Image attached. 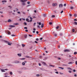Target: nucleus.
Wrapping results in <instances>:
<instances>
[{
	"mask_svg": "<svg viewBox=\"0 0 77 77\" xmlns=\"http://www.w3.org/2000/svg\"><path fill=\"white\" fill-rule=\"evenodd\" d=\"M27 1V0H21L20 2L22 3V6H25L26 4V1Z\"/></svg>",
	"mask_w": 77,
	"mask_h": 77,
	"instance_id": "f257e3e1",
	"label": "nucleus"
},
{
	"mask_svg": "<svg viewBox=\"0 0 77 77\" xmlns=\"http://www.w3.org/2000/svg\"><path fill=\"white\" fill-rule=\"evenodd\" d=\"M3 42L5 43H6L7 44H8V45H10V46H11V45L12 44V43L9 42L7 41L6 40H4Z\"/></svg>",
	"mask_w": 77,
	"mask_h": 77,
	"instance_id": "f03ea898",
	"label": "nucleus"
},
{
	"mask_svg": "<svg viewBox=\"0 0 77 77\" xmlns=\"http://www.w3.org/2000/svg\"><path fill=\"white\" fill-rule=\"evenodd\" d=\"M70 59H72V61H74V60H73V59H77V57H71V58H69Z\"/></svg>",
	"mask_w": 77,
	"mask_h": 77,
	"instance_id": "7ed1b4c3",
	"label": "nucleus"
},
{
	"mask_svg": "<svg viewBox=\"0 0 77 77\" xmlns=\"http://www.w3.org/2000/svg\"><path fill=\"white\" fill-rule=\"evenodd\" d=\"M13 62V63H19V61L17 60H15Z\"/></svg>",
	"mask_w": 77,
	"mask_h": 77,
	"instance_id": "20e7f679",
	"label": "nucleus"
},
{
	"mask_svg": "<svg viewBox=\"0 0 77 77\" xmlns=\"http://www.w3.org/2000/svg\"><path fill=\"white\" fill-rule=\"evenodd\" d=\"M64 52H69V50L66 49L64 50Z\"/></svg>",
	"mask_w": 77,
	"mask_h": 77,
	"instance_id": "39448f33",
	"label": "nucleus"
},
{
	"mask_svg": "<svg viewBox=\"0 0 77 77\" xmlns=\"http://www.w3.org/2000/svg\"><path fill=\"white\" fill-rule=\"evenodd\" d=\"M62 7H63V5L61 4L59 5V8H62Z\"/></svg>",
	"mask_w": 77,
	"mask_h": 77,
	"instance_id": "423d86ee",
	"label": "nucleus"
},
{
	"mask_svg": "<svg viewBox=\"0 0 77 77\" xmlns=\"http://www.w3.org/2000/svg\"><path fill=\"white\" fill-rule=\"evenodd\" d=\"M14 26H17V25H19V23H14Z\"/></svg>",
	"mask_w": 77,
	"mask_h": 77,
	"instance_id": "0eeeda50",
	"label": "nucleus"
},
{
	"mask_svg": "<svg viewBox=\"0 0 77 77\" xmlns=\"http://www.w3.org/2000/svg\"><path fill=\"white\" fill-rule=\"evenodd\" d=\"M42 63L43 65H46V64L44 62H42Z\"/></svg>",
	"mask_w": 77,
	"mask_h": 77,
	"instance_id": "6e6552de",
	"label": "nucleus"
},
{
	"mask_svg": "<svg viewBox=\"0 0 77 77\" xmlns=\"http://www.w3.org/2000/svg\"><path fill=\"white\" fill-rule=\"evenodd\" d=\"M17 56H18L19 57H21V54H18Z\"/></svg>",
	"mask_w": 77,
	"mask_h": 77,
	"instance_id": "1a4fd4ad",
	"label": "nucleus"
},
{
	"mask_svg": "<svg viewBox=\"0 0 77 77\" xmlns=\"http://www.w3.org/2000/svg\"><path fill=\"white\" fill-rule=\"evenodd\" d=\"M57 3L53 4L52 5L53 6H57Z\"/></svg>",
	"mask_w": 77,
	"mask_h": 77,
	"instance_id": "9d476101",
	"label": "nucleus"
},
{
	"mask_svg": "<svg viewBox=\"0 0 77 77\" xmlns=\"http://www.w3.org/2000/svg\"><path fill=\"white\" fill-rule=\"evenodd\" d=\"M73 63H74V62H70L69 63H68V64H73Z\"/></svg>",
	"mask_w": 77,
	"mask_h": 77,
	"instance_id": "9b49d317",
	"label": "nucleus"
},
{
	"mask_svg": "<svg viewBox=\"0 0 77 77\" xmlns=\"http://www.w3.org/2000/svg\"><path fill=\"white\" fill-rule=\"evenodd\" d=\"M58 68H60V69H62V70H63L64 69V68L60 67H59Z\"/></svg>",
	"mask_w": 77,
	"mask_h": 77,
	"instance_id": "f8f14e48",
	"label": "nucleus"
},
{
	"mask_svg": "<svg viewBox=\"0 0 77 77\" xmlns=\"http://www.w3.org/2000/svg\"><path fill=\"white\" fill-rule=\"evenodd\" d=\"M5 69H1L2 72H5V71L4 70Z\"/></svg>",
	"mask_w": 77,
	"mask_h": 77,
	"instance_id": "ddd939ff",
	"label": "nucleus"
},
{
	"mask_svg": "<svg viewBox=\"0 0 77 77\" xmlns=\"http://www.w3.org/2000/svg\"><path fill=\"white\" fill-rule=\"evenodd\" d=\"M7 21H8V23H9L10 22H11V19H8Z\"/></svg>",
	"mask_w": 77,
	"mask_h": 77,
	"instance_id": "4468645a",
	"label": "nucleus"
},
{
	"mask_svg": "<svg viewBox=\"0 0 77 77\" xmlns=\"http://www.w3.org/2000/svg\"><path fill=\"white\" fill-rule=\"evenodd\" d=\"M2 3H3V2H4V3H6L7 2V1L5 0L2 1Z\"/></svg>",
	"mask_w": 77,
	"mask_h": 77,
	"instance_id": "2eb2a0df",
	"label": "nucleus"
},
{
	"mask_svg": "<svg viewBox=\"0 0 77 77\" xmlns=\"http://www.w3.org/2000/svg\"><path fill=\"white\" fill-rule=\"evenodd\" d=\"M23 69L24 70H26L27 69V68H26V67H23Z\"/></svg>",
	"mask_w": 77,
	"mask_h": 77,
	"instance_id": "dca6fc26",
	"label": "nucleus"
},
{
	"mask_svg": "<svg viewBox=\"0 0 77 77\" xmlns=\"http://www.w3.org/2000/svg\"><path fill=\"white\" fill-rule=\"evenodd\" d=\"M49 66H51V67H54L55 66H53V65H49Z\"/></svg>",
	"mask_w": 77,
	"mask_h": 77,
	"instance_id": "f3484780",
	"label": "nucleus"
},
{
	"mask_svg": "<svg viewBox=\"0 0 77 77\" xmlns=\"http://www.w3.org/2000/svg\"><path fill=\"white\" fill-rule=\"evenodd\" d=\"M41 27L42 28H43V27H44V24L42 23V25L41 26Z\"/></svg>",
	"mask_w": 77,
	"mask_h": 77,
	"instance_id": "a211bd4d",
	"label": "nucleus"
},
{
	"mask_svg": "<svg viewBox=\"0 0 77 77\" xmlns=\"http://www.w3.org/2000/svg\"><path fill=\"white\" fill-rule=\"evenodd\" d=\"M27 35H24L25 38H27Z\"/></svg>",
	"mask_w": 77,
	"mask_h": 77,
	"instance_id": "6ab92c4d",
	"label": "nucleus"
},
{
	"mask_svg": "<svg viewBox=\"0 0 77 77\" xmlns=\"http://www.w3.org/2000/svg\"><path fill=\"white\" fill-rule=\"evenodd\" d=\"M10 27H15V26H12V25L10 26Z\"/></svg>",
	"mask_w": 77,
	"mask_h": 77,
	"instance_id": "aec40b11",
	"label": "nucleus"
},
{
	"mask_svg": "<svg viewBox=\"0 0 77 77\" xmlns=\"http://www.w3.org/2000/svg\"><path fill=\"white\" fill-rule=\"evenodd\" d=\"M26 21L29 22V19H27V18L26 19Z\"/></svg>",
	"mask_w": 77,
	"mask_h": 77,
	"instance_id": "412c9836",
	"label": "nucleus"
},
{
	"mask_svg": "<svg viewBox=\"0 0 77 77\" xmlns=\"http://www.w3.org/2000/svg\"><path fill=\"white\" fill-rule=\"evenodd\" d=\"M22 46L23 47H25V45H24V44H22Z\"/></svg>",
	"mask_w": 77,
	"mask_h": 77,
	"instance_id": "4be33fe9",
	"label": "nucleus"
},
{
	"mask_svg": "<svg viewBox=\"0 0 77 77\" xmlns=\"http://www.w3.org/2000/svg\"><path fill=\"white\" fill-rule=\"evenodd\" d=\"M36 77H39V76H40V75L38 74H37L36 75Z\"/></svg>",
	"mask_w": 77,
	"mask_h": 77,
	"instance_id": "5701e85b",
	"label": "nucleus"
},
{
	"mask_svg": "<svg viewBox=\"0 0 77 77\" xmlns=\"http://www.w3.org/2000/svg\"><path fill=\"white\" fill-rule=\"evenodd\" d=\"M43 16V17H46V14H44Z\"/></svg>",
	"mask_w": 77,
	"mask_h": 77,
	"instance_id": "b1692460",
	"label": "nucleus"
},
{
	"mask_svg": "<svg viewBox=\"0 0 77 77\" xmlns=\"http://www.w3.org/2000/svg\"><path fill=\"white\" fill-rule=\"evenodd\" d=\"M74 24H75V25H77V22H75Z\"/></svg>",
	"mask_w": 77,
	"mask_h": 77,
	"instance_id": "393cba45",
	"label": "nucleus"
},
{
	"mask_svg": "<svg viewBox=\"0 0 77 77\" xmlns=\"http://www.w3.org/2000/svg\"><path fill=\"white\" fill-rule=\"evenodd\" d=\"M26 57H27L28 58H32V57H29V56H26Z\"/></svg>",
	"mask_w": 77,
	"mask_h": 77,
	"instance_id": "a878e982",
	"label": "nucleus"
},
{
	"mask_svg": "<svg viewBox=\"0 0 77 77\" xmlns=\"http://www.w3.org/2000/svg\"><path fill=\"white\" fill-rule=\"evenodd\" d=\"M48 59V58L47 57H45L44 59L43 60H46V59Z\"/></svg>",
	"mask_w": 77,
	"mask_h": 77,
	"instance_id": "bb28decb",
	"label": "nucleus"
},
{
	"mask_svg": "<svg viewBox=\"0 0 77 77\" xmlns=\"http://www.w3.org/2000/svg\"><path fill=\"white\" fill-rule=\"evenodd\" d=\"M74 17H77V14H75L74 15Z\"/></svg>",
	"mask_w": 77,
	"mask_h": 77,
	"instance_id": "cd10ccee",
	"label": "nucleus"
},
{
	"mask_svg": "<svg viewBox=\"0 0 77 77\" xmlns=\"http://www.w3.org/2000/svg\"><path fill=\"white\" fill-rule=\"evenodd\" d=\"M70 9H74V7H71Z\"/></svg>",
	"mask_w": 77,
	"mask_h": 77,
	"instance_id": "c85d7f7f",
	"label": "nucleus"
},
{
	"mask_svg": "<svg viewBox=\"0 0 77 77\" xmlns=\"http://www.w3.org/2000/svg\"><path fill=\"white\" fill-rule=\"evenodd\" d=\"M24 24L25 25V26H27V23L26 22H24Z\"/></svg>",
	"mask_w": 77,
	"mask_h": 77,
	"instance_id": "c756f323",
	"label": "nucleus"
},
{
	"mask_svg": "<svg viewBox=\"0 0 77 77\" xmlns=\"http://www.w3.org/2000/svg\"><path fill=\"white\" fill-rule=\"evenodd\" d=\"M51 17H52V18L54 17H55V15H52L51 16Z\"/></svg>",
	"mask_w": 77,
	"mask_h": 77,
	"instance_id": "7c9ffc66",
	"label": "nucleus"
},
{
	"mask_svg": "<svg viewBox=\"0 0 77 77\" xmlns=\"http://www.w3.org/2000/svg\"><path fill=\"white\" fill-rule=\"evenodd\" d=\"M10 74L11 75H12V74H13L12 72H10Z\"/></svg>",
	"mask_w": 77,
	"mask_h": 77,
	"instance_id": "2f4dec72",
	"label": "nucleus"
},
{
	"mask_svg": "<svg viewBox=\"0 0 77 77\" xmlns=\"http://www.w3.org/2000/svg\"><path fill=\"white\" fill-rule=\"evenodd\" d=\"M22 64L23 65H25V63H24V62H23L22 63Z\"/></svg>",
	"mask_w": 77,
	"mask_h": 77,
	"instance_id": "473e14b6",
	"label": "nucleus"
},
{
	"mask_svg": "<svg viewBox=\"0 0 77 77\" xmlns=\"http://www.w3.org/2000/svg\"><path fill=\"white\" fill-rule=\"evenodd\" d=\"M25 58H21L20 59V60H25Z\"/></svg>",
	"mask_w": 77,
	"mask_h": 77,
	"instance_id": "72a5a7b5",
	"label": "nucleus"
},
{
	"mask_svg": "<svg viewBox=\"0 0 77 77\" xmlns=\"http://www.w3.org/2000/svg\"><path fill=\"white\" fill-rule=\"evenodd\" d=\"M22 13H23V14H24V15H25V14H26V13L25 12H22Z\"/></svg>",
	"mask_w": 77,
	"mask_h": 77,
	"instance_id": "f704fd0d",
	"label": "nucleus"
},
{
	"mask_svg": "<svg viewBox=\"0 0 77 77\" xmlns=\"http://www.w3.org/2000/svg\"><path fill=\"white\" fill-rule=\"evenodd\" d=\"M59 26H57L56 27V29H59Z\"/></svg>",
	"mask_w": 77,
	"mask_h": 77,
	"instance_id": "c9c22d12",
	"label": "nucleus"
},
{
	"mask_svg": "<svg viewBox=\"0 0 77 77\" xmlns=\"http://www.w3.org/2000/svg\"><path fill=\"white\" fill-rule=\"evenodd\" d=\"M77 52H74V54L75 55L77 54Z\"/></svg>",
	"mask_w": 77,
	"mask_h": 77,
	"instance_id": "e433bc0d",
	"label": "nucleus"
},
{
	"mask_svg": "<svg viewBox=\"0 0 77 77\" xmlns=\"http://www.w3.org/2000/svg\"><path fill=\"white\" fill-rule=\"evenodd\" d=\"M72 31L73 32H75V30L74 29H72Z\"/></svg>",
	"mask_w": 77,
	"mask_h": 77,
	"instance_id": "4c0bfd02",
	"label": "nucleus"
},
{
	"mask_svg": "<svg viewBox=\"0 0 77 77\" xmlns=\"http://www.w3.org/2000/svg\"><path fill=\"white\" fill-rule=\"evenodd\" d=\"M63 35V34L62 33H61L60 34V35L61 36H62Z\"/></svg>",
	"mask_w": 77,
	"mask_h": 77,
	"instance_id": "58836bf2",
	"label": "nucleus"
},
{
	"mask_svg": "<svg viewBox=\"0 0 77 77\" xmlns=\"http://www.w3.org/2000/svg\"><path fill=\"white\" fill-rule=\"evenodd\" d=\"M38 24H39V25L40 26H41V23L39 22V23H38Z\"/></svg>",
	"mask_w": 77,
	"mask_h": 77,
	"instance_id": "ea45409f",
	"label": "nucleus"
},
{
	"mask_svg": "<svg viewBox=\"0 0 77 77\" xmlns=\"http://www.w3.org/2000/svg\"><path fill=\"white\" fill-rule=\"evenodd\" d=\"M67 69H70V70H71V68H69V67H68L67 68Z\"/></svg>",
	"mask_w": 77,
	"mask_h": 77,
	"instance_id": "a19ab883",
	"label": "nucleus"
},
{
	"mask_svg": "<svg viewBox=\"0 0 77 77\" xmlns=\"http://www.w3.org/2000/svg\"><path fill=\"white\" fill-rule=\"evenodd\" d=\"M63 66H68V65H67V64H63Z\"/></svg>",
	"mask_w": 77,
	"mask_h": 77,
	"instance_id": "79ce46f5",
	"label": "nucleus"
},
{
	"mask_svg": "<svg viewBox=\"0 0 77 77\" xmlns=\"http://www.w3.org/2000/svg\"><path fill=\"white\" fill-rule=\"evenodd\" d=\"M41 70H42V71H44V69H43V68H41Z\"/></svg>",
	"mask_w": 77,
	"mask_h": 77,
	"instance_id": "37998d69",
	"label": "nucleus"
},
{
	"mask_svg": "<svg viewBox=\"0 0 77 77\" xmlns=\"http://www.w3.org/2000/svg\"><path fill=\"white\" fill-rule=\"evenodd\" d=\"M54 36H57V34H54Z\"/></svg>",
	"mask_w": 77,
	"mask_h": 77,
	"instance_id": "c03bdc74",
	"label": "nucleus"
},
{
	"mask_svg": "<svg viewBox=\"0 0 77 77\" xmlns=\"http://www.w3.org/2000/svg\"><path fill=\"white\" fill-rule=\"evenodd\" d=\"M60 74L61 75H62V74H63L62 73H61V72H59Z\"/></svg>",
	"mask_w": 77,
	"mask_h": 77,
	"instance_id": "a18cd8bd",
	"label": "nucleus"
},
{
	"mask_svg": "<svg viewBox=\"0 0 77 77\" xmlns=\"http://www.w3.org/2000/svg\"><path fill=\"white\" fill-rule=\"evenodd\" d=\"M8 7L9 8H10V9H11L12 8V6H8Z\"/></svg>",
	"mask_w": 77,
	"mask_h": 77,
	"instance_id": "49530a36",
	"label": "nucleus"
},
{
	"mask_svg": "<svg viewBox=\"0 0 77 77\" xmlns=\"http://www.w3.org/2000/svg\"><path fill=\"white\" fill-rule=\"evenodd\" d=\"M11 36H15V35H11Z\"/></svg>",
	"mask_w": 77,
	"mask_h": 77,
	"instance_id": "de8ad7c7",
	"label": "nucleus"
},
{
	"mask_svg": "<svg viewBox=\"0 0 77 77\" xmlns=\"http://www.w3.org/2000/svg\"><path fill=\"white\" fill-rule=\"evenodd\" d=\"M30 2H27V4H28V5H29V4H30Z\"/></svg>",
	"mask_w": 77,
	"mask_h": 77,
	"instance_id": "09e8293b",
	"label": "nucleus"
},
{
	"mask_svg": "<svg viewBox=\"0 0 77 77\" xmlns=\"http://www.w3.org/2000/svg\"><path fill=\"white\" fill-rule=\"evenodd\" d=\"M49 24L50 25H51V24H52V22H50L49 23Z\"/></svg>",
	"mask_w": 77,
	"mask_h": 77,
	"instance_id": "8fccbe9b",
	"label": "nucleus"
},
{
	"mask_svg": "<svg viewBox=\"0 0 77 77\" xmlns=\"http://www.w3.org/2000/svg\"><path fill=\"white\" fill-rule=\"evenodd\" d=\"M29 36H30V37H31V36H32V35H30V34L29 35Z\"/></svg>",
	"mask_w": 77,
	"mask_h": 77,
	"instance_id": "3c124183",
	"label": "nucleus"
},
{
	"mask_svg": "<svg viewBox=\"0 0 77 77\" xmlns=\"http://www.w3.org/2000/svg\"><path fill=\"white\" fill-rule=\"evenodd\" d=\"M24 29H27V27H25L24 28Z\"/></svg>",
	"mask_w": 77,
	"mask_h": 77,
	"instance_id": "603ef678",
	"label": "nucleus"
},
{
	"mask_svg": "<svg viewBox=\"0 0 77 77\" xmlns=\"http://www.w3.org/2000/svg\"><path fill=\"white\" fill-rule=\"evenodd\" d=\"M36 41H39V39L38 38H36Z\"/></svg>",
	"mask_w": 77,
	"mask_h": 77,
	"instance_id": "864d4df0",
	"label": "nucleus"
},
{
	"mask_svg": "<svg viewBox=\"0 0 77 77\" xmlns=\"http://www.w3.org/2000/svg\"><path fill=\"white\" fill-rule=\"evenodd\" d=\"M69 16H70V17H72V14H69Z\"/></svg>",
	"mask_w": 77,
	"mask_h": 77,
	"instance_id": "5fc2aeb1",
	"label": "nucleus"
},
{
	"mask_svg": "<svg viewBox=\"0 0 77 77\" xmlns=\"http://www.w3.org/2000/svg\"><path fill=\"white\" fill-rule=\"evenodd\" d=\"M54 12L55 13H57V11L56 10H55L54 11Z\"/></svg>",
	"mask_w": 77,
	"mask_h": 77,
	"instance_id": "6e6d98bb",
	"label": "nucleus"
},
{
	"mask_svg": "<svg viewBox=\"0 0 77 77\" xmlns=\"http://www.w3.org/2000/svg\"><path fill=\"white\" fill-rule=\"evenodd\" d=\"M55 73H56V74H59V72H55Z\"/></svg>",
	"mask_w": 77,
	"mask_h": 77,
	"instance_id": "4d7b16f0",
	"label": "nucleus"
},
{
	"mask_svg": "<svg viewBox=\"0 0 77 77\" xmlns=\"http://www.w3.org/2000/svg\"><path fill=\"white\" fill-rule=\"evenodd\" d=\"M75 64L76 65H77V61H75Z\"/></svg>",
	"mask_w": 77,
	"mask_h": 77,
	"instance_id": "13d9d810",
	"label": "nucleus"
},
{
	"mask_svg": "<svg viewBox=\"0 0 77 77\" xmlns=\"http://www.w3.org/2000/svg\"><path fill=\"white\" fill-rule=\"evenodd\" d=\"M69 73H71V71L70 70L68 71Z\"/></svg>",
	"mask_w": 77,
	"mask_h": 77,
	"instance_id": "bf43d9fd",
	"label": "nucleus"
},
{
	"mask_svg": "<svg viewBox=\"0 0 77 77\" xmlns=\"http://www.w3.org/2000/svg\"><path fill=\"white\" fill-rule=\"evenodd\" d=\"M36 33L37 34H38L39 33V32H38V31H36Z\"/></svg>",
	"mask_w": 77,
	"mask_h": 77,
	"instance_id": "052dcab7",
	"label": "nucleus"
},
{
	"mask_svg": "<svg viewBox=\"0 0 77 77\" xmlns=\"http://www.w3.org/2000/svg\"><path fill=\"white\" fill-rule=\"evenodd\" d=\"M35 43H36V44H38V42H37L36 41H35Z\"/></svg>",
	"mask_w": 77,
	"mask_h": 77,
	"instance_id": "680f3d73",
	"label": "nucleus"
},
{
	"mask_svg": "<svg viewBox=\"0 0 77 77\" xmlns=\"http://www.w3.org/2000/svg\"><path fill=\"white\" fill-rule=\"evenodd\" d=\"M63 11H62L60 12V13H61V14H62V13H63Z\"/></svg>",
	"mask_w": 77,
	"mask_h": 77,
	"instance_id": "e2e57ef3",
	"label": "nucleus"
},
{
	"mask_svg": "<svg viewBox=\"0 0 77 77\" xmlns=\"http://www.w3.org/2000/svg\"><path fill=\"white\" fill-rule=\"evenodd\" d=\"M37 27H38V28H40V26H39V25L37 26Z\"/></svg>",
	"mask_w": 77,
	"mask_h": 77,
	"instance_id": "0e129e2a",
	"label": "nucleus"
},
{
	"mask_svg": "<svg viewBox=\"0 0 77 77\" xmlns=\"http://www.w3.org/2000/svg\"><path fill=\"white\" fill-rule=\"evenodd\" d=\"M5 75H8V73H5Z\"/></svg>",
	"mask_w": 77,
	"mask_h": 77,
	"instance_id": "69168bd1",
	"label": "nucleus"
},
{
	"mask_svg": "<svg viewBox=\"0 0 77 77\" xmlns=\"http://www.w3.org/2000/svg\"><path fill=\"white\" fill-rule=\"evenodd\" d=\"M66 4H64V6H66Z\"/></svg>",
	"mask_w": 77,
	"mask_h": 77,
	"instance_id": "338daca9",
	"label": "nucleus"
},
{
	"mask_svg": "<svg viewBox=\"0 0 77 77\" xmlns=\"http://www.w3.org/2000/svg\"><path fill=\"white\" fill-rule=\"evenodd\" d=\"M73 72H75V69H73Z\"/></svg>",
	"mask_w": 77,
	"mask_h": 77,
	"instance_id": "774afa93",
	"label": "nucleus"
}]
</instances>
